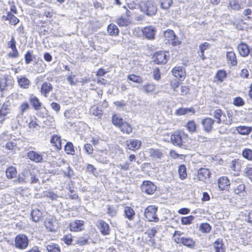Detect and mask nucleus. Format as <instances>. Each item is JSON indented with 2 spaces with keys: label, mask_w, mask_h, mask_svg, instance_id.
<instances>
[{
  "label": "nucleus",
  "mask_w": 252,
  "mask_h": 252,
  "mask_svg": "<svg viewBox=\"0 0 252 252\" xmlns=\"http://www.w3.org/2000/svg\"><path fill=\"white\" fill-rule=\"evenodd\" d=\"M245 173L247 177L252 179V165L248 166L246 168Z\"/></svg>",
  "instance_id": "64"
},
{
  "label": "nucleus",
  "mask_w": 252,
  "mask_h": 252,
  "mask_svg": "<svg viewBox=\"0 0 252 252\" xmlns=\"http://www.w3.org/2000/svg\"><path fill=\"white\" fill-rule=\"evenodd\" d=\"M164 37L166 43L172 44L173 46H177L180 44V41L175 35L172 30H169L164 32Z\"/></svg>",
  "instance_id": "5"
},
{
  "label": "nucleus",
  "mask_w": 252,
  "mask_h": 252,
  "mask_svg": "<svg viewBox=\"0 0 252 252\" xmlns=\"http://www.w3.org/2000/svg\"><path fill=\"white\" fill-rule=\"evenodd\" d=\"M6 176L8 179H12L15 177L17 175V170L15 167L10 166L7 168L6 171Z\"/></svg>",
  "instance_id": "36"
},
{
  "label": "nucleus",
  "mask_w": 252,
  "mask_h": 252,
  "mask_svg": "<svg viewBox=\"0 0 252 252\" xmlns=\"http://www.w3.org/2000/svg\"><path fill=\"white\" fill-rule=\"evenodd\" d=\"M172 74L180 81L184 80L186 77V71L182 66H175L172 69Z\"/></svg>",
  "instance_id": "11"
},
{
  "label": "nucleus",
  "mask_w": 252,
  "mask_h": 252,
  "mask_svg": "<svg viewBox=\"0 0 252 252\" xmlns=\"http://www.w3.org/2000/svg\"><path fill=\"white\" fill-rule=\"evenodd\" d=\"M112 122L114 126L119 127L125 121L120 115L114 114L112 116Z\"/></svg>",
  "instance_id": "39"
},
{
  "label": "nucleus",
  "mask_w": 252,
  "mask_h": 252,
  "mask_svg": "<svg viewBox=\"0 0 252 252\" xmlns=\"http://www.w3.org/2000/svg\"><path fill=\"white\" fill-rule=\"evenodd\" d=\"M107 31L111 35L116 36L119 33V30L117 26L113 24H110L108 26Z\"/></svg>",
  "instance_id": "41"
},
{
  "label": "nucleus",
  "mask_w": 252,
  "mask_h": 252,
  "mask_svg": "<svg viewBox=\"0 0 252 252\" xmlns=\"http://www.w3.org/2000/svg\"><path fill=\"white\" fill-rule=\"evenodd\" d=\"M148 152L150 157L156 160L162 159L164 155L163 150L160 149L151 148L149 149Z\"/></svg>",
  "instance_id": "9"
},
{
  "label": "nucleus",
  "mask_w": 252,
  "mask_h": 252,
  "mask_svg": "<svg viewBox=\"0 0 252 252\" xmlns=\"http://www.w3.org/2000/svg\"><path fill=\"white\" fill-rule=\"evenodd\" d=\"M160 7L162 9H168L172 3V0H159Z\"/></svg>",
  "instance_id": "52"
},
{
  "label": "nucleus",
  "mask_w": 252,
  "mask_h": 252,
  "mask_svg": "<svg viewBox=\"0 0 252 252\" xmlns=\"http://www.w3.org/2000/svg\"><path fill=\"white\" fill-rule=\"evenodd\" d=\"M223 244L222 240L218 239L213 244V247L215 252H224V249L223 247Z\"/></svg>",
  "instance_id": "34"
},
{
  "label": "nucleus",
  "mask_w": 252,
  "mask_h": 252,
  "mask_svg": "<svg viewBox=\"0 0 252 252\" xmlns=\"http://www.w3.org/2000/svg\"><path fill=\"white\" fill-rule=\"evenodd\" d=\"M214 123L215 121L213 119L209 117L203 119L201 121L203 130L207 133L212 132Z\"/></svg>",
  "instance_id": "8"
},
{
  "label": "nucleus",
  "mask_w": 252,
  "mask_h": 252,
  "mask_svg": "<svg viewBox=\"0 0 252 252\" xmlns=\"http://www.w3.org/2000/svg\"><path fill=\"white\" fill-rule=\"evenodd\" d=\"M96 160L103 164H106L108 162L107 154L106 152L101 151L95 157Z\"/></svg>",
  "instance_id": "32"
},
{
  "label": "nucleus",
  "mask_w": 252,
  "mask_h": 252,
  "mask_svg": "<svg viewBox=\"0 0 252 252\" xmlns=\"http://www.w3.org/2000/svg\"><path fill=\"white\" fill-rule=\"evenodd\" d=\"M237 131L242 135H248L252 131L251 127L239 126L236 128Z\"/></svg>",
  "instance_id": "37"
},
{
  "label": "nucleus",
  "mask_w": 252,
  "mask_h": 252,
  "mask_svg": "<svg viewBox=\"0 0 252 252\" xmlns=\"http://www.w3.org/2000/svg\"><path fill=\"white\" fill-rule=\"evenodd\" d=\"M194 219V217L189 216L184 217L181 220V222L183 224H189L191 223Z\"/></svg>",
  "instance_id": "61"
},
{
  "label": "nucleus",
  "mask_w": 252,
  "mask_h": 252,
  "mask_svg": "<svg viewBox=\"0 0 252 252\" xmlns=\"http://www.w3.org/2000/svg\"><path fill=\"white\" fill-rule=\"evenodd\" d=\"M17 83L19 86L22 89H28L31 85L30 80L24 76L17 77Z\"/></svg>",
  "instance_id": "15"
},
{
  "label": "nucleus",
  "mask_w": 252,
  "mask_h": 252,
  "mask_svg": "<svg viewBox=\"0 0 252 252\" xmlns=\"http://www.w3.org/2000/svg\"><path fill=\"white\" fill-rule=\"evenodd\" d=\"M124 215L128 220H132L135 217V211L131 207L126 206L124 209Z\"/></svg>",
  "instance_id": "28"
},
{
  "label": "nucleus",
  "mask_w": 252,
  "mask_h": 252,
  "mask_svg": "<svg viewBox=\"0 0 252 252\" xmlns=\"http://www.w3.org/2000/svg\"><path fill=\"white\" fill-rule=\"evenodd\" d=\"M131 23V20L129 18H124L121 17L117 20V24L120 27L127 26Z\"/></svg>",
  "instance_id": "44"
},
{
  "label": "nucleus",
  "mask_w": 252,
  "mask_h": 252,
  "mask_svg": "<svg viewBox=\"0 0 252 252\" xmlns=\"http://www.w3.org/2000/svg\"><path fill=\"white\" fill-rule=\"evenodd\" d=\"M233 183L239 184L237 186L234 188V191L235 193L239 194L244 192L245 189V186L241 182V180L239 178H237L235 180H232Z\"/></svg>",
  "instance_id": "24"
},
{
  "label": "nucleus",
  "mask_w": 252,
  "mask_h": 252,
  "mask_svg": "<svg viewBox=\"0 0 252 252\" xmlns=\"http://www.w3.org/2000/svg\"><path fill=\"white\" fill-rule=\"evenodd\" d=\"M156 89V85L152 83H148L141 87V90L146 94L153 93Z\"/></svg>",
  "instance_id": "33"
},
{
  "label": "nucleus",
  "mask_w": 252,
  "mask_h": 252,
  "mask_svg": "<svg viewBox=\"0 0 252 252\" xmlns=\"http://www.w3.org/2000/svg\"><path fill=\"white\" fill-rule=\"evenodd\" d=\"M30 108V106L28 102H22L18 107L19 112L17 115V118L18 119L22 118L24 113L29 110Z\"/></svg>",
  "instance_id": "26"
},
{
  "label": "nucleus",
  "mask_w": 252,
  "mask_h": 252,
  "mask_svg": "<svg viewBox=\"0 0 252 252\" xmlns=\"http://www.w3.org/2000/svg\"><path fill=\"white\" fill-rule=\"evenodd\" d=\"M189 112L194 114L195 111L192 108H180L176 111L175 114L177 115H183Z\"/></svg>",
  "instance_id": "42"
},
{
  "label": "nucleus",
  "mask_w": 252,
  "mask_h": 252,
  "mask_svg": "<svg viewBox=\"0 0 252 252\" xmlns=\"http://www.w3.org/2000/svg\"><path fill=\"white\" fill-rule=\"evenodd\" d=\"M90 111L93 115L98 117H100L102 114L101 109L99 107L94 106L91 108Z\"/></svg>",
  "instance_id": "50"
},
{
  "label": "nucleus",
  "mask_w": 252,
  "mask_h": 252,
  "mask_svg": "<svg viewBox=\"0 0 252 252\" xmlns=\"http://www.w3.org/2000/svg\"><path fill=\"white\" fill-rule=\"evenodd\" d=\"M218 186L219 188L223 190H228L229 186H230V182L229 180L226 177H220L218 180Z\"/></svg>",
  "instance_id": "19"
},
{
  "label": "nucleus",
  "mask_w": 252,
  "mask_h": 252,
  "mask_svg": "<svg viewBox=\"0 0 252 252\" xmlns=\"http://www.w3.org/2000/svg\"><path fill=\"white\" fill-rule=\"evenodd\" d=\"M237 50L239 54L243 57H247L250 54V48L248 45L245 43L242 42L237 46Z\"/></svg>",
  "instance_id": "17"
},
{
  "label": "nucleus",
  "mask_w": 252,
  "mask_h": 252,
  "mask_svg": "<svg viewBox=\"0 0 252 252\" xmlns=\"http://www.w3.org/2000/svg\"><path fill=\"white\" fill-rule=\"evenodd\" d=\"M69 228L71 231H82L84 228V222L81 220H73L70 223Z\"/></svg>",
  "instance_id": "10"
},
{
  "label": "nucleus",
  "mask_w": 252,
  "mask_h": 252,
  "mask_svg": "<svg viewBox=\"0 0 252 252\" xmlns=\"http://www.w3.org/2000/svg\"><path fill=\"white\" fill-rule=\"evenodd\" d=\"M62 170L64 176L67 177L69 178H70L73 175V171L72 169L67 164L66 165L65 168L62 169Z\"/></svg>",
  "instance_id": "57"
},
{
  "label": "nucleus",
  "mask_w": 252,
  "mask_h": 252,
  "mask_svg": "<svg viewBox=\"0 0 252 252\" xmlns=\"http://www.w3.org/2000/svg\"><path fill=\"white\" fill-rule=\"evenodd\" d=\"M213 116L214 118L217 120V123L219 124L222 122V120H221V117L222 116H225V114L223 113L222 110L219 109L214 111Z\"/></svg>",
  "instance_id": "43"
},
{
  "label": "nucleus",
  "mask_w": 252,
  "mask_h": 252,
  "mask_svg": "<svg viewBox=\"0 0 252 252\" xmlns=\"http://www.w3.org/2000/svg\"><path fill=\"white\" fill-rule=\"evenodd\" d=\"M52 90L53 86L49 82H43L40 87V93L45 97H47L49 93Z\"/></svg>",
  "instance_id": "18"
},
{
  "label": "nucleus",
  "mask_w": 252,
  "mask_h": 252,
  "mask_svg": "<svg viewBox=\"0 0 252 252\" xmlns=\"http://www.w3.org/2000/svg\"><path fill=\"white\" fill-rule=\"evenodd\" d=\"M242 15L246 20H250L252 19V10L249 8H246L243 11Z\"/></svg>",
  "instance_id": "53"
},
{
  "label": "nucleus",
  "mask_w": 252,
  "mask_h": 252,
  "mask_svg": "<svg viewBox=\"0 0 252 252\" xmlns=\"http://www.w3.org/2000/svg\"><path fill=\"white\" fill-rule=\"evenodd\" d=\"M44 223L46 228L50 231H55L57 228L56 221L53 218L47 219Z\"/></svg>",
  "instance_id": "22"
},
{
  "label": "nucleus",
  "mask_w": 252,
  "mask_h": 252,
  "mask_svg": "<svg viewBox=\"0 0 252 252\" xmlns=\"http://www.w3.org/2000/svg\"><path fill=\"white\" fill-rule=\"evenodd\" d=\"M226 77V73L224 70H218L216 78L220 82H222L224 79Z\"/></svg>",
  "instance_id": "54"
},
{
  "label": "nucleus",
  "mask_w": 252,
  "mask_h": 252,
  "mask_svg": "<svg viewBox=\"0 0 252 252\" xmlns=\"http://www.w3.org/2000/svg\"><path fill=\"white\" fill-rule=\"evenodd\" d=\"M88 239L84 237H80L77 238L76 243L80 246H83L88 243Z\"/></svg>",
  "instance_id": "63"
},
{
  "label": "nucleus",
  "mask_w": 252,
  "mask_h": 252,
  "mask_svg": "<svg viewBox=\"0 0 252 252\" xmlns=\"http://www.w3.org/2000/svg\"><path fill=\"white\" fill-rule=\"evenodd\" d=\"M14 242L16 248L20 250H25L28 247L29 242L26 235L20 234L15 238Z\"/></svg>",
  "instance_id": "4"
},
{
  "label": "nucleus",
  "mask_w": 252,
  "mask_h": 252,
  "mask_svg": "<svg viewBox=\"0 0 252 252\" xmlns=\"http://www.w3.org/2000/svg\"><path fill=\"white\" fill-rule=\"evenodd\" d=\"M62 240L65 244L69 245L72 242V236L71 234H67L64 236Z\"/></svg>",
  "instance_id": "62"
},
{
  "label": "nucleus",
  "mask_w": 252,
  "mask_h": 252,
  "mask_svg": "<svg viewBox=\"0 0 252 252\" xmlns=\"http://www.w3.org/2000/svg\"><path fill=\"white\" fill-rule=\"evenodd\" d=\"M127 79L130 81L137 83H141L143 82V79L140 76L134 74L129 75L127 76Z\"/></svg>",
  "instance_id": "55"
},
{
  "label": "nucleus",
  "mask_w": 252,
  "mask_h": 252,
  "mask_svg": "<svg viewBox=\"0 0 252 252\" xmlns=\"http://www.w3.org/2000/svg\"><path fill=\"white\" fill-rule=\"evenodd\" d=\"M119 127L122 132H125L126 134H129L132 131V127L126 121H125Z\"/></svg>",
  "instance_id": "35"
},
{
  "label": "nucleus",
  "mask_w": 252,
  "mask_h": 252,
  "mask_svg": "<svg viewBox=\"0 0 252 252\" xmlns=\"http://www.w3.org/2000/svg\"><path fill=\"white\" fill-rule=\"evenodd\" d=\"M28 126L32 131L38 130L40 128V126L37 124L36 119L31 120Z\"/></svg>",
  "instance_id": "56"
},
{
  "label": "nucleus",
  "mask_w": 252,
  "mask_h": 252,
  "mask_svg": "<svg viewBox=\"0 0 252 252\" xmlns=\"http://www.w3.org/2000/svg\"><path fill=\"white\" fill-rule=\"evenodd\" d=\"M167 60L166 54L164 52H158L154 55V62L157 64H164Z\"/></svg>",
  "instance_id": "12"
},
{
  "label": "nucleus",
  "mask_w": 252,
  "mask_h": 252,
  "mask_svg": "<svg viewBox=\"0 0 252 252\" xmlns=\"http://www.w3.org/2000/svg\"><path fill=\"white\" fill-rule=\"evenodd\" d=\"M178 173L180 178L181 180H184L187 177V174L186 172V167L185 165L182 164L179 166Z\"/></svg>",
  "instance_id": "48"
},
{
  "label": "nucleus",
  "mask_w": 252,
  "mask_h": 252,
  "mask_svg": "<svg viewBox=\"0 0 252 252\" xmlns=\"http://www.w3.org/2000/svg\"><path fill=\"white\" fill-rule=\"evenodd\" d=\"M97 226L103 235H107L109 234L110 229L109 224L105 222L103 220H100L97 222Z\"/></svg>",
  "instance_id": "13"
},
{
  "label": "nucleus",
  "mask_w": 252,
  "mask_h": 252,
  "mask_svg": "<svg viewBox=\"0 0 252 252\" xmlns=\"http://www.w3.org/2000/svg\"><path fill=\"white\" fill-rule=\"evenodd\" d=\"M140 10L148 16L155 15L157 11V6L152 0H148L139 5Z\"/></svg>",
  "instance_id": "2"
},
{
  "label": "nucleus",
  "mask_w": 252,
  "mask_h": 252,
  "mask_svg": "<svg viewBox=\"0 0 252 252\" xmlns=\"http://www.w3.org/2000/svg\"><path fill=\"white\" fill-rule=\"evenodd\" d=\"M46 247L48 252H61L59 246L56 244L51 243L47 244Z\"/></svg>",
  "instance_id": "46"
},
{
  "label": "nucleus",
  "mask_w": 252,
  "mask_h": 252,
  "mask_svg": "<svg viewBox=\"0 0 252 252\" xmlns=\"http://www.w3.org/2000/svg\"><path fill=\"white\" fill-rule=\"evenodd\" d=\"M242 156L243 158L248 160H252V150L250 149L246 148L242 151Z\"/></svg>",
  "instance_id": "51"
},
{
  "label": "nucleus",
  "mask_w": 252,
  "mask_h": 252,
  "mask_svg": "<svg viewBox=\"0 0 252 252\" xmlns=\"http://www.w3.org/2000/svg\"><path fill=\"white\" fill-rule=\"evenodd\" d=\"M180 84V82L176 79L173 80L170 82V86L172 89L173 90L174 92L176 93V94H179L177 89L179 87Z\"/></svg>",
  "instance_id": "59"
},
{
  "label": "nucleus",
  "mask_w": 252,
  "mask_h": 252,
  "mask_svg": "<svg viewBox=\"0 0 252 252\" xmlns=\"http://www.w3.org/2000/svg\"><path fill=\"white\" fill-rule=\"evenodd\" d=\"M2 20L8 21L9 23L13 25H16L19 22V19L10 12H7L6 15L2 17Z\"/></svg>",
  "instance_id": "25"
},
{
  "label": "nucleus",
  "mask_w": 252,
  "mask_h": 252,
  "mask_svg": "<svg viewBox=\"0 0 252 252\" xmlns=\"http://www.w3.org/2000/svg\"><path fill=\"white\" fill-rule=\"evenodd\" d=\"M64 151L67 154H74V147L73 144L71 142H67L64 146Z\"/></svg>",
  "instance_id": "58"
},
{
  "label": "nucleus",
  "mask_w": 252,
  "mask_h": 252,
  "mask_svg": "<svg viewBox=\"0 0 252 252\" xmlns=\"http://www.w3.org/2000/svg\"><path fill=\"white\" fill-rule=\"evenodd\" d=\"M186 127L189 132L193 133L196 130L197 125L193 120H191L186 124Z\"/></svg>",
  "instance_id": "45"
},
{
  "label": "nucleus",
  "mask_w": 252,
  "mask_h": 252,
  "mask_svg": "<svg viewBox=\"0 0 252 252\" xmlns=\"http://www.w3.org/2000/svg\"><path fill=\"white\" fill-rule=\"evenodd\" d=\"M64 116L67 119H72L79 117V113L75 109H70L64 112Z\"/></svg>",
  "instance_id": "30"
},
{
  "label": "nucleus",
  "mask_w": 252,
  "mask_h": 252,
  "mask_svg": "<svg viewBox=\"0 0 252 252\" xmlns=\"http://www.w3.org/2000/svg\"><path fill=\"white\" fill-rule=\"evenodd\" d=\"M226 59L228 63L232 66H236L237 64V58L235 53L233 51H227Z\"/></svg>",
  "instance_id": "23"
},
{
  "label": "nucleus",
  "mask_w": 252,
  "mask_h": 252,
  "mask_svg": "<svg viewBox=\"0 0 252 252\" xmlns=\"http://www.w3.org/2000/svg\"><path fill=\"white\" fill-rule=\"evenodd\" d=\"M231 8L235 10H239L241 9L240 4L236 0H232L229 2Z\"/></svg>",
  "instance_id": "60"
},
{
  "label": "nucleus",
  "mask_w": 252,
  "mask_h": 252,
  "mask_svg": "<svg viewBox=\"0 0 252 252\" xmlns=\"http://www.w3.org/2000/svg\"><path fill=\"white\" fill-rule=\"evenodd\" d=\"M158 207L154 205L148 206L144 211V216L149 221L158 222L159 219L157 216Z\"/></svg>",
  "instance_id": "3"
},
{
  "label": "nucleus",
  "mask_w": 252,
  "mask_h": 252,
  "mask_svg": "<svg viewBox=\"0 0 252 252\" xmlns=\"http://www.w3.org/2000/svg\"><path fill=\"white\" fill-rule=\"evenodd\" d=\"M9 109L7 105L3 104L0 110V122H2L5 117L9 113Z\"/></svg>",
  "instance_id": "38"
},
{
  "label": "nucleus",
  "mask_w": 252,
  "mask_h": 252,
  "mask_svg": "<svg viewBox=\"0 0 252 252\" xmlns=\"http://www.w3.org/2000/svg\"><path fill=\"white\" fill-rule=\"evenodd\" d=\"M29 101L35 110H38L40 109L42 103L39 99L33 94H31L29 96Z\"/></svg>",
  "instance_id": "21"
},
{
  "label": "nucleus",
  "mask_w": 252,
  "mask_h": 252,
  "mask_svg": "<svg viewBox=\"0 0 252 252\" xmlns=\"http://www.w3.org/2000/svg\"><path fill=\"white\" fill-rule=\"evenodd\" d=\"M156 32V29L152 26L145 27L142 30L143 35L149 39H154Z\"/></svg>",
  "instance_id": "16"
},
{
  "label": "nucleus",
  "mask_w": 252,
  "mask_h": 252,
  "mask_svg": "<svg viewBox=\"0 0 252 252\" xmlns=\"http://www.w3.org/2000/svg\"><path fill=\"white\" fill-rule=\"evenodd\" d=\"M199 230L202 233H208L211 230V226L208 223H202L199 225Z\"/></svg>",
  "instance_id": "49"
},
{
  "label": "nucleus",
  "mask_w": 252,
  "mask_h": 252,
  "mask_svg": "<svg viewBox=\"0 0 252 252\" xmlns=\"http://www.w3.org/2000/svg\"><path fill=\"white\" fill-rule=\"evenodd\" d=\"M230 167L232 170L238 172L241 168L240 161L237 159L233 160L230 163Z\"/></svg>",
  "instance_id": "47"
},
{
  "label": "nucleus",
  "mask_w": 252,
  "mask_h": 252,
  "mask_svg": "<svg viewBox=\"0 0 252 252\" xmlns=\"http://www.w3.org/2000/svg\"><path fill=\"white\" fill-rule=\"evenodd\" d=\"M210 172L207 168H201L197 171V180L205 182L210 178Z\"/></svg>",
  "instance_id": "14"
},
{
  "label": "nucleus",
  "mask_w": 252,
  "mask_h": 252,
  "mask_svg": "<svg viewBox=\"0 0 252 252\" xmlns=\"http://www.w3.org/2000/svg\"><path fill=\"white\" fill-rule=\"evenodd\" d=\"M156 186L149 181H144L141 187L142 191L148 194H152L156 191Z\"/></svg>",
  "instance_id": "7"
},
{
  "label": "nucleus",
  "mask_w": 252,
  "mask_h": 252,
  "mask_svg": "<svg viewBox=\"0 0 252 252\" xmlns=\"http://www.w3.org/2000/svg\"><path fill=\"white\" fill-rule=\"evenodd\" d=\"M174 241L177 244H181L190 249L195 247V242L190 237L182 236L180 231H175L173 236Z\"/></svg>",
  "instance_id": "1"
},
{
  "label": "nucleus",
  "mask_w": 252,
  "mask_h": 252,
  "mask_svg": "<svg viewBox=\"0 0 252 252\" xmlns=\"http://www.w3.org/2000/svg\"><path fill=\"white\" fill-rule=\"evenodd\" d=\"M53 146L56 147L57 150L62 149V141L61 137L58 135H53L50 140Z\"/></svg>",
  "instance_id": "29"
},
{
  "label": "nucleus",
  "mask_w": 252,
  "mask_h": 252,
  "mask_svg": "<svg viewBox=\"0 0 252 252\" xmlns=\"http://www.w3.org/2000/svg\"><path fill=\"white\" fill-rule=\"evenodd\" d=\"M31 215L32 220L35 222H37L41 218L42 213L39 210L35 209L32 210Z\"/></svg>",
  "instance_id": "40"
},
{
  "label": "nucleus",
  "mask_w": 252,
  "mask_h": 252,
  "mask_svg": "<svg viewBox=\"0 0 252 252\" xmlns=\"http://www.w3.org/2000/svg\"><path fill=\"white\" fill-rule=\"evenodd\" d=\"M28 157L31 160L35 162H39L42 160V156L33 151H30L28 153Z\"/></svg>",
  "instance_id": "27"
},
{
  "label": "nucleus",
  "mask_w": 252,
  "mask_h": 252,
  "mask_svg": "<svg viewBox=\"0 0 252 252\" xmlns=\"http://www.w3.org/2000/svg\"><path fill=\"white\" fill-rule=\"evenodd\" d=\"M29 177V171L27 170H25L19 174L17 179L15 180L14 182L16 183L22 184H26L28 180Z\"/></svg>",
  "instance_id": "20"
},
{
  "label": "nucleus",
  "mask_w": 252,
  "mask_h": 252,
  "mask_svg": "<svg viewBox=\"0 0 252 252\" xmlns=\"http://www.w3.org/2000/svg\"><path fill=\"white\" fill-rule=\"evenodd\" d=\"M127 146L128 148L130 150H134V149H137L141 146V141L138 140L130 139L126 141Z\"/></svg>",
  "instance_id": "31"
},
{
  "label": "nucleus",
  "mask_w": 252,
  "mask_h": 252,
  "mask_svg": "<svg viewBox=\"0 0 252 252\" xmlns=\"http://www.w3.org/2000/svg\"><path fill=\"white\" fill-rule=\"evenodd\" d=\"M186 137L187 135L183 132H175L171 135L170 140L174 145L181 147L183 145L184 139Z\"/></svg>",
  "instance_id": "6"
}]
</instances>
